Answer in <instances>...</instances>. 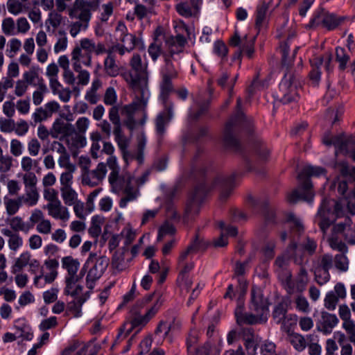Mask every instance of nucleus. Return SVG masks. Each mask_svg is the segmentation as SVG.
Here are the masks:
<instances>
[{
    "instance_id": "13d9d810",
    "label": "nucleus",
    "mask_w": 355,
    "mask_h": 355,
    "mask_svg": "<svg viewBox=\"0 0 355 355\" xmlns=\"http://www.w3.org/2000/svg\"><path fill=\"white\" fill-rule=\"evenodd\" d=\"M89 24L84 21L76 20L69 24L68 28L72 37H76L82 31H85L88 28Z\"/></svg>"
},
{
    "instance_id": "58836bf2",
    "label": "nucleus",
    "mask_w": 355,
    "mask_h": 355,
    "mask_svg": "<svg viewBox=\"0 0 355 355\" xmlns=\"http://www.w3.org/2000/svg\"><path fill=\"white\" fill-rule=\"evenodd\" d=\"M4 205L7 214L9 216H13L19 211L24 203L18 196L17 198H15L5 197Z\"/></svg>"
},
{
    "instance_id": "e2e57ef3",
    "label": "nucleus",
    "mask_w": 355,
    "mask_h": 355,
    "mask_svg": "<svg viewBox=\"0 0 355 355\" xmlns=\"http://www.w3.org/2000/svg\"><path fill=\"white\" fill-rule=\"evenodd\" d=\"M341 153L349 155L355 161V139L354 137L347 138L344 146L341 147Z\"/></svg>"
},
{
    "instance_id": "20e7f679",
    "label": "nucleus",
    "mask_w": 355,
    "mask_h": 355,
    "mask_svg": "<svg viewBox=\"0 0 355 355\" xmlns=\"http://www.w3.org/2000/svg\"><path fill=\"white\" fill-rule=\"evenodd\" d=\"M130 65L135 73L131 71H126L122 73V77L132 89L141 92L143 96L146 93L147 94L148 90L147 67L143 65L139 54L135 53L132 56Z\"/></svg>"
},
{
    "instance_id": "09e8293b",
    "label": "nucleus",
    "mask_w": 355,
    "mask_h": 355,
    "mask_svg": "<svg viewBox=\"0 0 355 355\" xmlns=\"http://www.w3.org/2000/svg\"><path fill=\"white\" fill-rule=\"evenodd\" d=\"M261 355H285V353L277 349L276 345L269 340H265L260 346Z\"/></svg>"
},
{
    "instance_id": "4d7b16f0",
    "label": "nucleus",
    "mask_w": 355,
    "mask_h": 355,
    "mask_svg": "<svg viewBox=\"0 0 355 355\" xmlns=\"http://www.w3.org/2000/svg\"><path fill=\"white\" fill-rule=\"evenodd\" d=\"M255 154L260 162H264L269 158L270 150L263 141L259 140L255 147Z\"/></svg>"
},
{
    "instance_id": "0e129e2a",
    "label": "nucleus",
    "mask_w": 355,
    "mask_h": 355,
    "mask_svg": "<svg viewBox=\"0 0 355 355\" xmlns=\"http://www.w3.org/2000/svg\"><path fill=\"white\" fill-rule=\"evenodd\" d=\"M112 266L118 271L125 270L128 267V262L124 261L123 253H115L112 257Z\"/></svg>"
},
{
    "instance_id": "680f3d73",
    "label": "nucleus",
    "mask_w": 355,
    "mask_h": 355,
    "mask_svg": "<svg viewBox=\"0 0 355 355\" xmlns=\"http://www.w3.org/2000/svg\"><path fill=\"white\" fill-rule=\"evenodd\" d=\"M8 224L10 228L16 232L28 230V225L19 216H14L9 219Z\"/></svg>"
},
{
    "instance_id": "de8ad7c7",
    "label": "nucleus",
    "mask_w": 355,
    "mask_h": 355,
    "mask_svg": "<svg viewBox=\"0 0 355 355\" xmlns=\"http://www.w3.org/2000/svg\"><path fill=\"white\" fill-rule=\"evenodd\" d=\"M287 312L286 304L281 302L279 303L275 307L272 313V317L277 323H282V326L285 327L286 314Z\"/></svg>"
},
{
    "instance_id": "f257e3e1",
    "label": "nucleus",
    "mask_w": 355,
    "mask_h": 355,
    "mask_svg": "<svg viewBox=\"0 0 355 355\" xmlns=\"http://www.w3.org/2000/svg\"><path fill=\"white\" fill-rule=\"evenodd\" d=\"M107 165L111 171L108 176V181L112 191L114 193L122 191L124 194L119 201L120 207L124 208L129 202L136 200L139 196V189L133 185L135 178L128 172L120 173L119 166L114 156L107 158Z\"/></svg>"
},
{
    "instance_id": "338daca9",
    "label": "nucleus",
    "mask_w": 355,
    "mask_h": 355,
    "mask_svg": "<svg viewBox=\"0 0 355 355\" xmlns=\"http://www.w3.org/2000/svg\"><path fill=\"white\" fill-rule=\"evenodd\" d=\"M21 47V41L16 37H12L9 40L8 44V48L6 49L7 55L9 58H14L17 52L19 51Z\"/></svg>"
},
{
    "instance_id": "774afa93",
    "label": "nucleus",
    "mask_w": 355,
    "mask_h": 355,
    "mask_svg": "<svg viewBox=\"0 0 355 355\" xmlns=\"http://www.w3.org/2000/svg\"><path fill=\"white\" fill-rule=\"evenodd\" d=\"M24 189H37V178L33 172L25 173L22 175Z\"/></svg>"
},
{
    "instance_id": "bb28decb",
    "label": "nucleus",
    "mask_w": 355,
    "mask_h": 355,
    "mask_svg": "<svg viewBox=\"0 0 355 355\" xmlns=\"http://www.w3.org/2000/svg\"><path fill=\"white\" fill-rule=\"evenodd\" d=\"M78 46L87 55H92L93 53L96 55H99L107 52L105 45L103 43H96L94 40L87 37L81 39L79 41Z\"/></svg>"
},
{
    "instance_id": "5701e85b",
    "label": "nucleus",
    "mask_w": 355,
    "mask_h": 355,
    "mask_svg": "<svg viewBox=\"0 0 355 355\" xmlns=\"http://www.w3.org/2000/svg\"><path fill=\"white\" fill-rule=\"evenodd\" d=\"M116 31L119 35V40L121 44L126 49H134L139 42V39L135 35L128 33V28L124 23L119 21L116 27Z\"/></svg>"
},
{
    "instance_id": "f03ea898",
    "label": "nucleus",
    "mask_w": 355,
    "mask_h": 355,
    "mask_svg": "<svg viewBox=\"0 0 355 355\" xmlns=\"http://www.w3.org/2000/svg\"><path fill=\"white\" fill-rule=\"evenodd\" d=\"M268 301L263 297L262 291L256 287L251 291V300L250 303V313H243V306L239 305L235 310L237 322L240 324H256L265 323L269 314Z\"/></svg>"
},
{
    "instance_id": "2eb2a0df",
    "label": "nucleus",
    "mask_w": 355,
    "mask_h": 355,
    "mask_svg": "<svg viewBox=\"0 0 355 355\" xmlns=\"http://www.w3.org/2000/svg\"><path fill=\"white\" fill-rule=\"evenodd\" d=\"M107 163H99L95 169H89L81 173V182L83 185L94 187L99 185L104 180L107 173Z\"/></svg>"
},
{
    "instance_id": "4c0bfd02",
    "label": "nucleus",
    "mask_w": 355,
    "mask_h": 355,
    "mask_svg": "<svg viewBox=\"0 0 355 355\" xmlns=\"http://www.w3.org/2000/svg\"><path fill=\"white\" fill-rule=\"evenodd\" d=\"M205 187L204 185H201L198 187L192 196L191 202L188 205L187 204L186 211H185V219H188L189 214L192 211L193 207L199 203L201 200L202 196L205 192Z\"/></svg>"
},
{
    "instance_id": "393cba45",
    "label": "nucleus",
    "mask_w": 355,
    "mask_h": 355,
    "mask_svg": "<svg viewBox=\"0 0 355 355\" xmlns=\"http://www.w3.org/2000/svg\"><path fill=\"white\" fill-rule=\"evenodd\" d=\"M82 273L80 276L65 277V288L64 293L65 295L72 297H79L84 296L83 294V286L80 284V281L83 278Z\"/></svg>"
},
{
    "instance_id": "7ed1b4c3",
    "label": "nucleus",
    "mask_w": 355,
    "mask_h": 355,
    "mask_svg": "<svg viewBox=\"0 0 355 355\" xmlns=\"http://www.w3.org/2000/svg\"><path fill=\"white\" fill-rule=\"evenodd\" d=\"M237 126H240L249 134L254 131L252 119L246 116L241 111V99L240 98L237 99L236 114L226 123L223 135L225 144L234 149L239 147V140L233 135V129Z\"/></svg>"
},
{
    "instance_id": "8fccbe9b",
    "label": "nucleus",
    "mask_w": 355,
    "mask_h": 355,
    "mask_svg": "<svg viewBox=\"0 0 355 355\" xmlns=\"http://www.w3.org/2000/svg\"><path fill=\"white\" fill-rule=\"evenodd\" d=\"M288 340L299 352L304 349L306 345L304 338L299 334L291 333L288 334Z\"/></svg>"
},
{
    "instance_id": "cd10ccee",
    "label": "nucleus",
    "mask_w": 355,
    "mask_h": 355,
    "mask_svg": "<svg viewBox=\"0 0 355 355\" xmlns=\"http://www.w3.org/2000/svg\"><path fill=\"white\" fill-rule=\"evenodd\" d=\"M44 208L47 210L49 216L55 219L67 221L69 218V210L62 205L60 200L54 203H47Z\"/></svg>"
},
{
    "instance_id": "423d86ee",
    "label": "nucleus",
    "mask_w": 355,
    "mask_h": 355,
    "mask_svg": "<svg viewBox=\"0 0 355 355\" xmlns=\"http://www.w3.org/2000/svg\"><path fill=\"white\" fill-rule=\"evenodd\" d=\"M141 304L142 303L140 304H137L132 307L130 311L131 321L129 323L124 324L121 327L117 336L118 338L122 336L124 331H125L124 337H126L130 334L132 329L144 327L156 315L162 304V301L160 299L157 300L152 306L147 309L146 312L144 315L141 312Z\"/></svg>"
},
{
    "instance_id": "49530a36",
    "label": "nucleus",
    "mask_w": 355,
    "mask_h": 355,
    "mask_svg": "<svg viewBox=\"0 0 355 355\" xmlns=\"http://www.w3.org/2000/svg\"><path fill=\"white\" fill-rule=\"evenodd\" d=\"M349 60L350 55L344 48L338 46L336 49V60L339 64L340 70L343 71L346 69Z\"/></svg>"
},
{
    "instance_id": "a211bd4d",
    "label": "nucleus",
    "mask_w": 355,
    "mask_h": 355,
    "mask_svg": "<svg viewBox=\"0 0 355 355\" xmlns=\"http://www.w3.org/2000/svg\"><path fill=\"white\" fill-rule=\"evenodd\" d=\"M40 266V261L33 258L29 251H24L15 260L11 267V272L12 274L19 273L26 266H29L30 270L34 272L39 268Z\"/></svg>"
},
{
    "instance_id": "2f4dec72",
    "label": "nucleus",
    "mask_w": 355,
    "mask_h": 355,
    "mask_svg": "<svg viewBox=\"0 0 355 355\" xmlns=\"http://www.w3.org/2000/svg\"><path fill=\"white\" fill-rule=\"evenodd\" d=\"M286 253L289 258L293 259L295 263L299 266L303 265L304 255L294 238L291 244L288 246Z\"/></svg>"
},
{
    "instance_id": "6ab92c4d",
    "label": "nucleus",
    "mask_w": 355,
    "mask_h": 355,
    "mask_svg": "<svg viewBox=\"0 0 355 355\" xmlns=\"http://www.w3.org/2000/svg\"><path fill=\"white\" fill-rule=\"evenodd\" d=\"M283 288L289 295H300L306 289V287L293 279L291 271H286L281 276L279 279Z\"/></svg>"
},
{
    "instance_id": "f704fd0d",
    "label": "nucleus",
    "mask_w": 355,
    "mask_h": 355,
    "mask_svg": "<svg viewBox=\"0 0 355 355\" xmlns=\"http://www.w3.org/2000/svg\"><path fill=\"white\" fill-rule=\"evenodd\" d=\"M85 296H80L76 300L69 302L67 306L66 314H72L75 318H79L82 315V305L86 301Z\"/></svg>"
},
{
    "instance_id": "6e6d98bb",
    "label": "nucleus",
    "mask_w": 355,
    "mask_h": 355,
    "mask_svg": "<svg viewBox=\"0 0 355 355\" xmlns=\"http://www.w3.org/2000/svg\"><path fill=\"white\" fill-rule=\"evenodd\" d=\"M295 309L302 313H308L310 312L311 308L307 299L302 294L297 295L294 300Z\"/></svg>"
},
{
    "instance_id": "a19ab883",
    "label": "nucleus",
    "mask_w": 355,
    "mask_h": 355,
    "mask_svg": "<svg viewBox=\"0 0 355 355\" xmlns=\"http://www.w3.org/2000/svg\"><path fill=\"white\" fill-rule=\"evenodd\" d=\"M61 197L66 205L71 206L72 204H75L78 200V196L77 192L72 188L70 187H60Z\"/></svg>"
},
{
    "instance_id": "9b49d317",
    "label": "nucleus",
    "mask_w": 355,
    "mask_h": 355,
    "mask_svg": "<svg viewBox=\"0 0 355 355\" xmlns=\"http://www.w3.org/2000/svg\"><path fill=\"white\" fill-rule=\"evenodd\" d=\"M99 6V0L87 1L76 0L69 10V16L89 24L92 18V12L96 10Z\"/></svg>"
},
{
    "instance_id": "052dcab7",
    "label": "nucleus",
    "mask_w": 355,
    "mask_h": 355,
    "mask_svg": "<svg viewBox=\"0 0 355 355\" xmlns=\"http://www.w3.org/2000/svg\"><path fill=\"white\" fill-rule=\"evenodd\" d=\"M73 69L78 73L77 84L83 86L87 85L90 79L89 72L85 69H83L82 66H78L77 64L75 67H73Z\"/></svg>"
},
{
    "instance_id": "6e6552de",
    "label": "nucleus",
    "mask_w": 355,
    "mask_h": 355,
    "mask_svg": "<svg viewBox=\"0 0 355 355\" xmlns=\"http://www.w3.org/2000/svg\"><path fill=\"white\" fill-rule=\"evenodd\" d=\"M300 83L293 71L284 73V78L275 93V98L284 104L295 101L298 97L297 88Z\"/></svg>"
},
{
    "instance_id": "1a4fd4ad",
    "label": "nucleus",
    "mask_w": 355,
    "mask_h": 355,
    "mask_svg": "<svg viewBox=\"0 0 355 355\" xmlns=\"http://www.w3.org/2000/svg\"><path fill=\"white\" fill-rule=\"evenodd\" d=\"M120 113L121 106L119 105L112 106L108 112L110 121L104 119L97 125L101 129V132L107 138H110L112 134V125L110 123H112L113 125L112 133L114 136V139L125 135L122 128Z\"/></svg>"
},
{
    "instance_id": "39448f33",
    "label": "nucleus",
    "mask_w": 355,
    "mask_h": 355,
    "mask_svg": "<svg viewBox=\"0 0 355 355\" xmlns=\"http://www.w3.org/2000/svg\"><path fill=\"white\" fill-rule=\"evenodd\" d=\"M322 175H325V170L322 167L312 166L304 167L297 176L303 191L300 192L297 189L293 190L287 195V201L291 204L296 203L299 200L311 201L313 197V193L311 190L312 184L309 177Z\"/></svg>"
},
{
    "instance_id": "ea45409f",
    "label": "nucleus",
    "mask_w": 355,
    "mask_h": 355,
    "mask_svg": "<svg viewBox=\"0 0 355 355\" xmlns=\"http://www.w3.org/2000/svg\"><path fill=\"white\" fill-rule=\"evenodd\" d=\"M346 139L347 138L342 135L332 137L330 134H326L322 139V142L326 146L334 145L336 148V153H341V147L344 146Z\"/></svg>"
},
{
    "instance_id": "f8f14e48",
    "label": "nucleus",
    "mask_w": 355,
    "mask_h": 355,
    "mask_svg": "<svg viewBox=\"0 0 355 355\" xmlns=\"http://www.w3.org/2000/svg\"><path fill=\"white\" fill-rule=\"evenodd\" d=\"M141 93L140 98L134 101L130 104L121 106V114L125 116L123 121L124 125L130 130H132L137 124L135 119V114L139 110H143L147 105L148 98L149 97V92L143 96L142 92Z\"/></svg>"
},
{
    "instance_id": "c85d7f7f",
    "label": "nucleus",
    "mask_w": 355,
    "mask_h": 355,
    "mask_svg": "<svg viewBox=\"0 0 355 355\" xmlns=\"http://www.w3.org/2000/svg\"><path fill=\"white\" fill-rule=\"evenodd\" d=\"M74 132L75 129L72 124L58 119L53 123L51 135L53 138H58L59 136L69 137Z\"/></svg>"
},
{
    "instance_id": "c756f323",
    "label": "nucleus",
    "mask_w": 355,
    "mask_h": 355,
    "mask_svg": "<svg viewBox=\"0 0 355 355\" xmlns=\"http://www.w3.org/2000/svg\"><path fill=\"white\" fill-rule=\"evenodd\" d=\"M72 67L82 66L91 67L92 64V55H87L78 45L73 49L71 53Z\"/></svg>"
},
{
    "instance_id": "9d476101",
    "label": "nucleus",
    "mask_w": 355,
    "mask_h": 355,
    "mask_svg": "<svg viewBox=\"0 0 355 355\" xmlns=\"http://www.w3.org/2000/svg\"><path fill=\"white\" fill-rule=\"evenodd\" d=\"M164 60V65L161 71L160 97L163 101H166L170 93L174 90L172 80L178 78V71L173 64V59L165 57Z\"/></svg>"
},
{
    "instance_id": "72a5a7b5",
    "label": "nucleus",
    "mask_w": 355,
    "mask_h": 355,
    "mask_svg": "<svg viewBox=\"0 0 355 355\" xmlns=\"http://www.w3.org/2000/svg\"><path fill=\"white\" fill-rule=\"evenodd\" d=\"M329 202V201L323 200L317 214V218H320L319 226L324 233L331 225V220L327 218V214L330 211V209L327 207V203Z\"/></svg>"
},
{
    "instance_id": "a18cd8bd",
    "label": "nucleus",
    "mask_w": 355,
    "mask_h": 355,
    "mask_svg": "<svg viewBox=\"0 0 355 355\" xmlns=\"http://www.w3.org/2000/svg\"><path fill=\"white\" fill-rule=\"evenodd\" d=\"M287 223L289 224L291 233L300 235L304 231V227L302 221L293 214H289L287 216Z\"/></svg>"
},
{
    "instance_id": "aec40b11",
    "label": "nucleus",
    "mask_w": 355,
    "mask_h": 355,
    "mask_svg": "<svg viewBox=\"0 0 355 355\" xmlns=\"http://www.w3.org/2000/svg\"><path fill=\"white\" fill-rule=\"evenodd\" d=\"M166 103V111L158 114L155 119L156 132L159 138L162 137L166 132V126L173 118V104L172 103Z\"/></svg>"
},
{
    "instance_id": "ddd939ff",
    "label": "nucleus",
    "mask_w": 355,
    "mask_h": 355,
    "mask_svg": "<svg viewBox=\"0 0 355 355\" xmlns=\"http://www.w3.org/2000/svg\"><path fill=\"white\" fill-rule=\"evenodd\" d=\"M347 19V17L345 16H338L334 13L321 10L317 12L310 24L311 26L322 25L328 31H331L343 24Z\"/></svg>"
},
{
    "instance_id": "0eeeda50",
    "label": "nucleus",
    "mask_w": 355,
    "mask_h": 355,
    "mask_svg": "<svg viewBox=\"0 0 355 355\" xmlns=\"http://www.w3.org/2000/svg\"><path fill=\"white\" fill-rule=\"evenodd\" d=\"M109 263V259L105 256L95 252H91L89 254L80 271L82 276H84L85 272L87 273L86 282L88 288H94V282L103 275Z\"/></svg>"
},
{
    "instance_id": "37998d69",
    "label": "nucleus",
    "mask_w": 355,
    "mask_h": 355,
    "mask_svg": "<svg viewBox=\"0 0 355 355\" xmlns=\"http://www.w3.org/2000/svg\"><path fill=\"white\" fill-rule=\"evenodd\" d=\"M1 31L5 35L13 36L17 34L16 31V22L11 17H7L2 19Z\"/></svg>"
},
{
    "instance_id": "dca6fc26",
    "label": "nucleus",
    "mask_w": 355,
    "mask_h": 355,
    "mask_svg": "<svg viewBox=\"0 0 355 355\" xmlns=\"http://www.w3.org/2000/svg\"><path fill=\"white\" fill-rule=\"evenodd\" d=\"M230 44L232 46H239L235 57L240 59L243 53L249 58H252L254 52V37L248 38L245 36L241 38L239 33L235 31L234 35L230 39Z\"/></svg>"
},
{
    "instance_id": "bf43d9fd",
    "label": "nucleus",
    "mask_w": 355,
    "mask_h": 355,
    "mask_svg": "<svg viewBox=\"0 0 355 355\" xmlns=\"http://www.w3.org/2000/svg\"><path fill=\"white\" fill-rule=\"evenodd\" d=\"M47 90V87L44 83H41L38 85L37 89L33 92V103L35 106L42 103Z\"/></svg>"
},
{
    "instance_id": "5fc2aeb1",
    "label": "nucleus",
    "mask_w": 355,
    "mask_h": 355,
    "mask_svg": "<svg viewBox=\"0 0 355 355\" xmlns=\"http://www.w3.org/2000/svg\"><path fill=\"white\" fill-rule=\"evenodd\" d=\"M333 256L329 254H324L318 257L314 266L322 269L330 270L333 266Z\"/></svg>"
},
{
    "instance_id": "f3484780",
    "label": "nucleus",
    "mask_w": 355,
    "mask_h": 355,
    "mask_svg": "<svg viewBox=\"0 0 355 355\" xmlns=\"http://www.w3.org/2000/svg\"><path fill=\"white\" fill-rule=\"evenodd\" d=\"M187 40L181 35L174 37L164 34L165 53L164 58L169 57L170 59H173L175 54L183 52Z\"/></svg>"
},
{
    "instance_id": "79ce46f5",
    "label": "nucleus",
    "mask_w": 355,
    "mask_h": 355,
    "mask_svg": "<svg viewBox=\"0 0 355 355\" xmlns=\"http://www.w3.org/2000/svg\"><path fill=\"white\" fill-rule=\"evenodd\" d=\"M268 8V3L266 2H262L257 6L255 19V26L257 28H260L265 24Z\"/></svg>"
},
{
    "instance_id": "603ef678",
    "label": "nucleus",
    "mask_w": 355,
    "mask_h": 355,
    "mask_svg": "<svg viewBox=\"0 0 355 355\" xmlns=\"http://www.w3.org/2000/svg\"><path fill=\"white\" fill-rule=\"evenodd\" d=\"M14 87V80L9 77H3L0 80V103L8 96V91Z\"/></svg>"
},
{
    "instance_id": "c9c22d12",
    "label": "nucleus",
    "mask_w": 355,
    "mask_h": 355,
    "mask_svg": "<svg viewBox=\"0 0 355 355\" xmlns=\"http://www.w3.org/2000/svg\"><path fill=\"white\" fill-rule=\"evenodd\" d=\"M106 53L107 55L104 60V71L108 76L115 77L119 73V68L111 51H107Z\"/></svg>"
},
{
    "instance_id": "4be33fe9",
    "label": "nucleus",
    "mask_w": 355,
    "mask_h": 355,
    "mask_svg": "<svg viewBox=\"0 0 355 355\" xmlns=\"http://www.w3.org/2000/svg\"><path fill=\"white\" fill-rule=\"evenodd\" d=\"M234 174L219 175L214 181V187L218 186L221 189L220 199L225 200L230 195L234 187Z\"/></svg>"
},
{
    "instance_id": "864d4df0",
    "label": "nucleus",
    "mask_w": 355,
    "mask_h": 355,
    "mask_svg": "<svg viewBox=\"0 0 355 355\" xmlns=\"http://www.w3.org/2000/svg\"><path fill=\"white\" fill-rule=\"evenodd\" d=\"M314 275L315 280L320 286L327 283L329 281L331 277L329 274V270L322 269L321 268L316 266H314Z\"/></svg>"
},
{
    "instance_id": "c03bdc74",
    "label": "nucleus",
    "mask_w": 355,
    "mask_h": 355,
    "mask_svg": "<svg viewBox=\"0 0 355 355\" xmlns=\"http://www.w3.org/2000/svg\"><path fill=\"white\" fill-rule=\"evenodd\" d=\"M63 17L60 13L55 10L50 12L48 15V18L46 20V25L47 31L50 30V26H52L53 31L57 29L62 23Z\"/></svg>"
},
{
    "instance_id": "a878e982",
    "label": "nucleus",
    "mask_w": 355,
    "mask_h": 355,
    "mask_svg": "<svg viewBox=\"0 0 355 355\" xmlns=\"http://www.w3.org/2000/svg\"><path fill=\"white\" fill-rule=\"evenodd\" d=\"M201 3L202 0L180 2L175 6V10L181 16L187 18L191 17L198 14Z\"/></svg>"
},
{
    "instance_id": "69168bd1",
    "label": "nucleus",
    "mask_w": 355,
    "mask_h": 355,
    "mask_svg": "<svg viewBox=\"0 0 355 355\" xmlns=\"http://www.w3.org/2000/svg\"><path fill=\"white\" fill-rule=\"evenodd\" d=\"M7 9L10 14L18 15L24 11L25 6L19 0H8Z\"/></svg>"
},
{
    "instance_id": "7c9ffc66",
    "label": "nucleus",
    "mask_w": 355,
    "mask_h": 355,
    "mask_svg": "<svg viewBox=\"0 0 355 355\" xmlns=\"http://www.w3.org/2000/svg\"><path fill=\"white\" fill-rule=\"evenodd\" d=\"M62 268L67 271L66 277L79 276L77 272L80 267V263L77 259H74L71 256L64 257L62 260Z\"/></svg>"
},
{
    "instance_id": "b1692460",
    "label": "nucleus",
    "mask_w": 355,
    "mask_h": 355,
    "mask_svg": "<svg viewBox=\"0 0 355 355\" xmlns=\"http://www.w3.org/2000/svg\"><path fill=\"white\" fill-rule=\"evenodd\" d=\"M338 318L336 315L322 311L320 318L317 322V329L318 331L328 334L332 331V329L338 324Z\"/></svg>"
},
{
    "instance_id": "e433bc0d",
    "label": "nucleus",
    "mask_w": 355,
    "mask_h": 355,
    "mask_svg": "<svg viewBox=\"0 0 355 355\" xmlns=\"http://www.w3.org/2000/svg\"><path fill=\"white\" fill-rule=\"evenodd\" d=\"M19 196L24 205L29 207L36 205L40 199V193L37 188L25 189V193Z\"/></svg>"
},
{
    "instance_id": "4468645a",
    "label": "nucleus",
    "mask_w": 355,
    "mask_h": 355,
    "mask_svg": "<svg viewBox=\"0 0 355 355\" xmlns=\"http://www.w3.org/2000/svg\"><path fill=\"white\" fill-rule=\"evenodd\" d=\"M295 33L290 34L284 44L280 46L282 54V67L285 73L292 71L290 68L293 64L295 55L300 46L295 42Z\"/></svg>"
},
{
    "instance_id": "473e14b6",
    "label": "nucleus",
    "mask_w": 355,
    "mask_h": 355,
    "mask_svg": "<svg viewBox=\"0 0 355 355\" xmlns=\"http://www.w3.org/2000/svg\"><path fill=\"white\" fill-rule=\"evenodd\" d=\"M114 141L117 144L119 148L121 151L123 158L127 164L135 159V155L128 150V148L130 145V139L124 135L115 138Z\"/></svg>"
},
{
    "instance_id": "412c9836",
    "label": "nucleus",
    "mask_w": 355,
    "mask_h": 355,
    "mask_svg": "<svg viewBox=\"0 0 355 355\" xmlns=\"http://www.w3.org/2000/svg\"><path fill=\"white\" fill-rule=\"evenodd\" d=\"M164 34L161 31L157 29L155 32L153 42L149 45L148 53L153 61L156 62L158 58L165 53L164 46Z\"/></svg>"
},
{
    "instance_id": "3c124183",
    "label": "nucleus",
    "mask_w": 355,
    "mask_h": 355,
    "mask_svg": "<svg viewBox=\"0 0 355 355\" xmlns=\"http://www.w3.org/2000/svg\"><path fill=\"white\" fill-rule=\"evenodd\" d=\"M58 37L53 47L55 53H58L66 50L68 45L67 33L64 30H59L58 31Z\"/></svg>"
}]
</instances>
